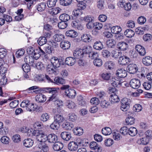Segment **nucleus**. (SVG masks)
<instances>
[{
  "label": "nucleus",
  "instance_id": "7c9ffc66",
  "mask_svg": "<svg viewBox=\"0 0 152 152\" xmlns=\"http://www.w3.org/2000/svg\"><path fill=\"white\" fill-rule=\"evenodd\" d=\"M82 40L84 42H88L92 39V37L89 34H84L81 37Z\"/></svg>",
  "mask_w": 152,
  "mask_h": 152
},
{
  "label": "nucleus",
  "instance_id": "6e6d98bb",
  "mask_svg": "<svg viewBox=\"0 0 152 152\" xmlns=\"http://www.w3.org/2000/svg\"><path fill=\"white\" fill-rule=\"evenodd\" d=\"M30 65L26 64H23L22 66V69L25 72L28 73L30 71Z\"/></svg>",
  "mask_w": 152,
  "mask_h": 152
},
{
  "label": "nucleus",
  "instance_id": "c85d7f7f",
  "mask_svg": "<svg viewBox=\"0 0 152 152\" xmlns=\"http://www.w3.org/2000/svg\"><path fill=\"white\" fill-rule=\"evenodd\" d=\"M53 37L54 40L58 42H61L64 38V35L61 33L56 34L54 35Z\"/></svg>",
  "mask_w": 152,
  "mask_h": 152
},
{
  "label": "nucleus",
  "instance_id": "5701e85b",
  "mask_svg": "<svg viewBox=\"0 0 152 152\" xmlns=\"http://www.w3.org/2000/svg\"><path fill=\"white\" fill-rule=\"evenodd\" d=\"M76 59L73 57H68L66 58L65 60V64L69 66H72L74 64Z\"/></svg>",
  "mask_w": 152,
  "mask_h": 152
},
{
  "label": "nucleus",
  "instance_id": "052dcab7",
  "mask_svg": "<svg viewBox=\"0 0 152 152\" xmlns=\"http://www.w3.org/2000/svg\"><path fill=\"white\" fill-rule=\"evenodd\" d=\"M66 106L69 109H73L76 107L75 103L72 101H69L67 102Z\"/></svg>",
  "mask_w": 152,
  "mask_h": 152
},
{
  "label": "nucleus",
  "instance_id": "9b49d317",
  "mask_svg": "<svg viewBox=\"0 0 152 152\" xmlns=\"http://www.w3.org/2000/svg\"><path fill=\"white\" fill-rule=\"evenodd\" d=\"M131 60L128 57L123 56L120 57L118 60L119 64L122 65H125L129 63Z\"/></svg>",
  "mask_w": 152,
  "mask_h": 152
},
{
  "label": "nucleus",
  "instance_id": "8fccbe9b",
  "mask_svg": "<svg viewBox=\"0 0 152 152\" xmlns=\"http://www.w3.org/2000/svg\"><path fill=\"white\" fill-rule=\"evenodd\" d=\"M106 44L108 48H113L114 47V39H109L107 41Z\"/></svg>",
  "mask_w": 152,
  "mask_h": 152
},
{
  "label": "nucleus",
  "instance_id": "58836bf2",
  "mask_svg": "<svg viewBox=\"0 0 152 152\" xmlns=\"http://www.w3.org/2000/svg\"><path fill=\"white\" fill-rule=\"evenodd\" d=\"M77 99V103L79 105L82 106H84L86 105V102L82 96H78Z\"/></svg>",
  "mask_w": 152,
  "mask_h": 152
},
{
  "label": "nucleus",
  "instance_id": "3c124183",
  "mask_svg": "<svg viewBox=\"0 0 152 152\" xmlns=\"http://www.w3.org/2000/svg\"><path fill=\"white\" fill-rule=\"evenodd\" d=\"M93 63L95 66L99 67L102 65V60L100 58H98L94 60Z\"/></svg>",
  "mask_w": 152,
  "mask_h": 152
},
{
  "label": "nucleus",
  "instance_id": "de8ad7c7",
  "mask_svg": "<svg viewBox=\"0 0 152 152\" xmlns=\"http://www.w3.org/2000/svg\"><path fill=\"white\" fill-rule=\"evenodd\" d=\"M129 129L126 126H124L120 129V132L122 134L125 135L128 134Z\"/></svg>",
  "mask_w": 152,
  "mask_h": 152
},
{
  "label": "nucleus",
  "instance_id": "a19ab883",
  "mask_svg": "<svg viewBox=\"0 0 152 152\" xmlns=\"http://www.w3.org/2000/svg\"><path fill=\"white\" fill-rule=\"evenodd\" d=\"M135 121L134 118L132 116H129L127 117L126 120L125 122L127 125H131L133 124Z\"/></svg>",
  "mask_w": 152,
  "mask_h": 152
},
{
  "label": "nucleus",
  "instance_id": "ddd939ff",
  "mask_svg": "<svg viewBox=\"0 0 152 152\" xmlns=\"http://www.w3.org/2000/svg\"><path fill=\"white\" fill-rule=\"evenodd\" d=\"M135 49L137 51L141 56H144L146 54V50L145 48L140 45H137L135 46Z\"/></svg>",
  "mask_w": 152,
  "mask_h": 152
},
{
  "label": "nucleus",
  "instance_id": "f257e3e1",
  "mask_svg": "<svg viewBox=\"0 0 152 152\" xmlns=\"http://www.w3.org/2000/svg\"><path fill=\"white\" fill-rule=\"evenodd\" d=\"M43 90L46 92L52 94V96L50 98L49 101H53L55 102L57 106L60 107L63 105V102L61 101L57 100L58 98V91L59 88H57L47 87L44 88Z\"/></svg>",
  "mask_w": 152,
  "mask_h": 152
},
{
  "label": "nucleus",
  "instance_id": "7ed1b4c3",
  "mask_svg": "<svg viewBox=\"0 0 152 152\" xmlns=\"http://www.w3.org/2000/svg\"><path fill=\"white\" fill-rule=\"evenodd\" d=\"M69 86L68 85H64L60 87V89L62 90H65V94L67 97L73 98L76 95L75 91L74 89H69Z\"/></svg>",
  "mask_w": 152,
  "mask_h": 152
},
{
  "label": "nucleus",
  "instance_id": "1a4fd4ad",
  "mask_svg": "<svg viewBox=\"0 0 152 152\" xmlns=\"http://www.w3.org/2000/svg\"><path fill=\"white\" fill-rule=\"evenodd\" d=\"M26 63L29 64L31 66L35 67L36 65L34 58L32 56L30 55H27L25 57L24 59Z\"/></svg>",
  "mask_w": 152,
  "mask_h": 152
},
{
  "label": "nucleus",
  "instance_id": "680f3d73",
  "mask_svg": "<svg viewBox=\"0 0 152 152\" xmlns=\"http://www.w3.org/2000/svg\"><path fill=\"white\" fill-rule=\"evenodd\" d=\"M133 109L135 112H140L142 109V106L139 104H135L134 106Z\"/></svg>",
  "mask_w": 152,
  "mask_h": 152
},
{
  "label": "nucleus",
  "instance_id": "79ce46f5",
  "mask_svg": "<svg viewBox=\"0 0 152 152\" xmlns=\"http://www.w3.org/2000/svg\"><path fill=\"white\" fill-rule=\"evenodd\" d=\"M47 42V39L45 38V37H40L37 41L38 43L40 46H42L45 44Z\"/></svg>",
  "mask_w": 152,
  "mask_h": 152
},
{
  "label": "nucleus",
  "instance_id": "09e8293b",
  "mask_svg": "<svg viewBox=\"0 0 152 152\" xmlns=\"http://www.w3.org/2000/svg\"><path fill=\"white\" fill-rule=\"evenodd\" d=\"M46 7V4L44 2H42L39 4L37 9L39 11L42 12L44 10Z\"/></svg>",
  "mask_w": 152,
  "mask_h": 152
},
{
  "label": "nucleus",
  "instance_id": "aec40b11",
  "mask_svg": "<svg viewBox=\"0 0 152 152\" xmlns=\"http://www.w3.org/2000/svg\"><path fill=\"white\" fill-rule=\"evenodd\" d=\"M142 61L145 65L149 66L152 63V58L149 56H146L142 58Z\"/></svg>",
  "mask_w": 152,
  "mask_h": 152
},
{
  "label": "nucleus",
  "instance_id": "0e129e2a",
  "mask_svg": "<svg viewBox=\"0 0 152 152\" xmlns=\"http://www.w3.org/2000/svg\"><path fill=\"white\" fill-rule=\"evenodd\" d=\"M69 120L72 121H74L77 118L76 115L74 113H69L68 115Z\"/></svg>",
  "mask_w": 152,
  "mask_h": 152
},
{
  "label": "nucleus",
  "instance_id": "a18cd8bd",
  "mask_svg": "<svg viewBox=\"0 0 152 152\" xmlns=\"http://www.w3.org/2000/svg\"><path fill=\"white\" fill-rule=\"evenodd\" d=\"M137 133V130L134 127H131L129 129L128 134L132 136L136 135Z\"/></svg>",
  "mask_w": 152,
  "mask_h": 152
},
{
  "label": "nucleus",
  "instance_id": "a211bd4d",
  "mask_svg": "<svg viewBox=\"0 0 152 152\" xmlns=\"http://www.w3.org/2000/svg\"><path fill=\"white\" fill-rule=\"evenodd\" d=\"M38 146L40 149H41V152H47L49 151V147L45 142L39 143Z\"/></svg>",
  "mask_w": 152,
  "mask_h": 152
},
{
  "label": "nucleus",
  "instance_id": "bb28decb",
  "mask_svg": "<svg viewBox=\"0 0 152 152\" xmlns=\"http://www.w3.org/2000/svg\"><path fill=\"white\" fill-rule=\"evenodd\" d=\"M128 47V44L124 42H119L117 45V47L121 50H125L127 49Z\"/></svg>",
  "mask_w": 152,
  "mask_h": 152
},
{
  "label": "nucleus",
  "instance_id": "13d9d810",
  "mask_svg": "<svg viewBox=\"0 0 152 152\" xmlns=\"http://www.w3.org/2000/svg\"><path fill=\"white\" fill-rule=\"evenodd\" d=\"M10 139L7 136L2 137L1 139V142L3 144H7L9 143Z\"/></svg>",
  "mask_w": 152,
  "mask_h": 152
},
{
  "label": "nucleus",
  "instance_id": "dca6fc26",
  "mask_svg": "<svg viewBox=\"0 0 152 152\" xmlns=\"http://www.w3.org/2000/svg\"><path fill=\"white\" fill-rule=\"evenodd\" d=\"M56 135L54 134H51L47 135V141L50 143H55L57 140Z\"/></svg>",
  "mask_w": 152,
  "mask_h": 152
},
{
  "label": "nucleus",
  "instance_id": "4c0bfd02",
  "mask_svg": "<svg viewBox=\"0 0 152 152\" xmlns=\"http://www.w3.org/2000/svg\"><path fill=\"white\" fill-rule=\"evenodd\" d=\"M73 131L75 134L78 136L81 135L83 133V129L80 127L75 128L73 129Z\"/></svg>",
  "mask_w": 152,
  "mask_h": 152
},
{
  "label": "nucleus",
  "instance_id": "774afa93",
  "mask_svg": "<svg viewBox=\"0 0 152 152\" xmlns=\"http://www.w3.org/2000/svg\"><path fill=\"white\" fill-rule=\"evenodd\" d=\"M30 105V102L28 100H25L23 101L21 103L20 106L22 107H27Z\"/></svg>",
  "mask_w": 152,
  "mask_h": 152
},
{
  "label": "nucleus",
  "instance_id": "cd10ccee",
  "mask_svg": "<svg viewBox=\"0 0 152 152\" xmlns=\"http://www.w3.org/2000/svg\"><path fill=\"white\" fill-rule=\"evenodd\" d=\"M59 19L61 21H63L68 23V21L70 20V17L69 15L64 13L59 16Z\"/></svg>",
  "mask_w": 152,
  "mask_h": 152
},
{
  "label": "nucleus",
  "instance_id": "338daca9",
  "mask_svg": "<svg viewBox=\"0 0 152 152\" xmlns=\"http://www.w3.org/2000/svg\"><path fill=\"white\" fill-rule=\"evenodd\" d=\"M113 143V140L110 138H108L104 142V144L107 146H111Z\"/></svg>",
  "mask_w": 152,
  "mask_h": 152
},
{
  "label": "nucleus",
  "instance_id": "412c9836",
  "mask_svg": "<svg viewBox=\"0 0 152 152\" xmlns=\"http://www.w3.org/2000/svg\"><path fill=\"white\" fill-rule=\"evenodd\" d=\"M55 122L56 124L60 125V124L64 121V118L62 115L60 114L56 115L54 117Z\"/></svg>",
  "mask_w": 152,
  "mask_h": 152
},
{
  "label": "nucleus",
  "instance_id": "4d7b16f0",
  "mask_svg": "<svg viewBox=\"0 0 152 152\" xmlns=\"http://www.w3.org/2000/svg\"><path fill=\"white\" fill-rule=\"evenodd\" d=\"M90 102L92 104L94 105H96L99 104L100 100L98 98L94 97L91 99Z\"/></svg>",
  "mask_w": 152,
  "mask_h": 152
},
{
  "label": "nucleus",
  "instance_id": "603ef678",
  "mask_svg": "<svg viewBox=\"0 0 152 152\" xmlns=\"http://www.w3.org/2000/svg\"><path fill=\"white\" fill-rule=\"evenodd\" d=\"M72 0H60V4L64 6H68L71 4Z\"/></svg>",
  "mask_w": 152,
  "mask_h": 152
},
{
  "label": "nucleus",
  "instance_id": "473e14b6",
  "mask_svg": "<svg viewBox=\"0 0 152 152\" xmlns=\"http://www.w3.org/2000/svg\"><path fill=\"white\" fill-rule=\"evenodd\" d=\"M93 47L96 50H100L103 48V45L100 41H96L94 44Z\"/></svg>",
  "mask_w": 152,
  "mask_h": 152
},
{
  "label": "nucleus",
  "instance_id": "f03ea898",
  "mask_svg": "<svg viewBox=\"0 0 152 152\" xmlns=\"http://www.w3.org/2000/svg\"><path fill=\"white\" fill-rule=\"evenodd\" d=\"M127 75L126 71L124 69H118L116 72V76L115 77V85L117 88H119L122 86L121 78L125 77Z\"/></svg>",
  "mask_w": 152,
  "mask_h": 152
},
{
  "label": "nucleus",
  "instance_id": "0eeeda50",
  "mask_svg": "<svg viewBox=\"0 0 152 152\" xmlns=\"http://www.w3.org/2000/svg\"><path fill=\"white\" fill-rule=\"evenodd\" d=\"M36 136V139L39 143L43 142H45L47 141V135L42 131H38Z\"/></svg>",
  "mask_w": 152,
  "mask_h": 152
},
{
  "label": "nucleus",
  "instance_id": "69168bd1",
  "mask_svg": "<svg viewBox=\"0 0 152 152\" xmlns=\"http://www.w3.org/2000/svg\"><path fill=\"white\" fill-rule=\"evenodd\" d=\"M35 64L36 65L35 67L39 70H42L45 68L42 62H38L37 63L35 62Z\"/></svg>",
  "mask_w": 152,
  "mask_h": 152
},
{
  "label": "nucleus",
  "instance_id": "9d476101",
  "mask_svg": "<svg viewBox=\"0 0 152 152\" xmlns=\"http://www.w3.org/2000/svg\"><path fill=\"white\" fill-rule=\"evenodd\" d=\"M138 69L137 66L133 64L128 65L127 67L128 72L130 74H134L136 72Z\"/></svg>",
  "mask_w": 152,
  "mask_h": 152
},
{
  "label": "nucleus",
  "instance_id": "c03bdc74",
  "mask_svg": "<svg viewBox=\"0 0 152 152\" xmlns=\"http://www.w3.org/2000/svg\"><path fill=\"white\" fill-rule=\"evenodd\" d=\"M65 80L63 78L56 77L54 79V82L53 83L57 84H63L65 83Z\"/></svg>",
  "mask_w": 152,
  "mask_h": 152
},
{
  "label": "nucleus",
  "instance_id": "37998d69",
  "mask_svg": "<svg viewBox=\"0 0 152 152\" xmlns=\"http://www.w3.org/2000/svg\"><path fill=\"white\" fill-rule=\"evenodd\" d=\"M68 26V23L61 21L58 23L57 26L58 28L61 29H64L66 28Z\"/></svg>",
  "mask_w": 152,
  "mask_h": 152
},
{
  "label": "nucleus",
  "instance_id": "6e6552de",
  "mask_svg": "<svg viewBox=\"0 0 152 152\" xmlns=\"http://www.w3.org/2000/svg\"><path fill=\"white\" fill-rule=\"evenodd\" d=\"M81 143V142H78L77 141L70 142L68 145V148L70 151H75L77 149L78 145H80Z\"/></svg>",
  "mask_w": 152,
  "mask_h": 152
},
{
  "label": "nucleus",
  "instance_id": "c9c22d12",
  "mask_svg": "<svg viewBox=\"0 0 152 152\" xmlns=\"http://www.w3.org/2000/svg\"><path fill=\"white\" fill-rule=\"evenodd\" d=\"M47 71L50 74L56 72V68L54 67V66L52 64H49L47 67Z\"/></svg>",
  "mask_w": 152,
  "mask_h": 152
},
{
  "label": "nucleus",
  "instance_id": "f3484780",
  "mask_svg": "<svg viewBox=\"0 0 152 152\" xmlns=\"http://www.w3.org/2000/svg\"><path fill=\"white\" fill-rule=\"evenodd\" d=\"M64 145L62 143L59 142H56L53 144V148L55 151H59L62 149Z\"/></svg>",
  "mask_w": 152,
  "mask_h": 152
},
{
  "label": "nucleus",
  "instance_id": "20e7f679",
  "mask_svg": "<svg viewBox=\"0 0 152 152\" xmlns=\"http://www.w3.org/2000/svg\"><path fill=\"white\" fill-rule=\"evenodd\" d=\"M132 101L129 98H124L121 101V109L123 111H126L129 109Z\"/></svg>",
  "mask_w": 152,
  "mask_h": 152
},
{
  "label": "nucleus",
  "instance_id": "4be33fe9",
  "mask_svg": "<svg viewBox=\"0 0 152 152\" xmlns=\"http://www.w3.org/2000/svg\"><path fill=\"white\" fill-rule=\"evenodd\" d=\"M73 54L74 56V58L76 59L80 58L83 57L81 49H76L74 50L73 53Z\"/></svg>",
  "mask_w": 152,
  "mask_h": 152
},
{
  "label": "nucleus",
  "instance_id": "b1692460",
  "mask_svg": "<svg viewBox=\"0 0 152 152\" xmlns=\"http://www.w3.org/2000/svg\"><path fill=\"white\" fill-rule=\"evenodd\" d=\"M104 66L106 69L112 70L114 69V63L111 61H108L105 63Z\"/></svg>",
  "mask_w": 152,
  "mask_h": 152
},
{
  "label": "nucleus",
  "instance_id": "e433bc0d",
  "mask_svg": "<svg viewBox=\"0 0 152 152\" xmlns=\"http://www.w3.org/2000/svg\"><path fill=\"white\" fill-rule=\"evenodd\" d=\"M124 34L127 37L131 38L134 36V32L131 29H127L124 31Z\"/></svg>",
  "mask_w": 152,
  "mask_h": 152
},
{
  "label": "nucleus",
  "instance_id": "49530a36",
  "mask_svg": "<svg viewBox=\"0 0 152 152\" xmlns=\"http://www.w3.org/2000/svg\"><path fill=\"white\" fill-rule=\"evenodd\" d=\"M50 118L49 114L47 113H43L41 115L40 120L43 122L47 121Z\"/></svg>",
  "mask_w": 152,
  "mask_h": 152
},
{
  "label": "nucleus",
  "instance_id": "5fc2aeb1",
  "mask_svg": "<svg viewBox=\"0 0 152 152\" xmlns=\"http://www.w3.org/2000/svg\"><path fill=\"white\" fill-rule=\"evenodd\" d=\"M88 56L92 59H96L98 58L99 54L97 52L91 51Z\"/></svg>",
  "mask_w": 152,
  "mask_h": 152
},
{
  "label": "nucleus",
  "instance_id": "4468645a",
  "mask_svg": "<svg viewBox=\"0 0 152 152\" xmlns=\"http://www.w3.org/2000/svg\"><path fill=\"white\" fill-rule=\"evenodd\" d=\"M61 137L64 140L68 141L70 140L72 136L70 133L65 131L61 133Z\"/></svg>",
  "mask_w": 152,
  "mask_h": 152
},
{
  "label": "nucleus",
  "instance_id": "a878e982",
  "mask_svg": "<svg viewBox=\"0 0 152 152\" xmlns=\"http://www.w3.org/2000/svg\"><path fill=\"white\" fill-rule=\"evenodd\" d=\"M23 145L27 148L31 147L33 144V140L30 139H27L24 140L23 141Z\"/></svg>",
  "mask_w": 152,
  "mask_h": 152
},
{
  "label": "nucleus",
  "instance_id": "bf43d9fd",
  "mask_svg": "<svg viewBox=\"0 0 152 152\" xmlns=\"http://www.w3.org/2000/svg\"><path fill=\"white\" fill-rule=\"evenodd\" d=\"M137 22L140 24L142 25L145 23L146 21V18L143 16H140L137 19Z\"/></svg>",
  "mask_w": 152,
  "mask_h": 152
},
{
  "label": "nucleus",
  "instance_id": "2f4dec72",
  "mask_svg": "<svg viewBox=\"0 0 152 152\" xmlns=\"http://www.w3.org/2000/svg\"><path fill=\"white\" fill-rule=\"evenodd\" d=\"M149 140L148 138L144 137L138 140L137 142L140 145H146L148 143Z\"/></svg>",
  "mask_w": 152,
  "mask_h": 152
},
{
  "label": "nucleus",
  "instance_id": "c756f323",
  "mask_svg": "<svg viewBox=\"0 0 152 152\" xmlns=\"http://www.w3.org/2000/svg\"><path fill=\"white\" fill-rule=\"evenodd\" d=\"M66 35L67 37L74 38L77 36V33L74 30H71L67 31L66 33Z\"/></svg>",
  "mask_w": 152,
  "mask_h": 152
},
{
  "label": "nucleus",
  "instance_id": "ea45409f",
  "mask_svg": "<svg viewBox=\"0 0 152 152\" xmlns=\"http://www.w3.org/2000/svg\"><path fill=\"white\" fill-rule=\"evenodd\" d=\"M102 132V134L105 135H110L112 132L111 129L108 127H105L103 128Z\"/></svg>",
  "mask_w": 152,
  "mask_h": 152
},
{
  "label": "nucleus",
  "instance_id": "72a5a7b5",
  "mask_svg": "<svg viewBox=\"0 0 152 152\" xmlns=\"http://www.w3.org/2000/svg\"><path fill=\"white\" fill-rule=\"evenodd\" d=\"M62 126L63 128L66 129L68 130H71L74 127L73 124L69 122L64 123Z\"/></svg>",
  "mask_w": 152,
  "mask_h": 152
},
{
  "label": "nucleus",
  "instance_id": "39448f33",
  "mask_svg": "<svg viewBox=\"0 0 152 152\" xmlns=\"http://www.w3.org/2000/svg\"><path fill=\"white\" fill-rule=\"evenodd\" d=\"M121 30V28L120 26H115V41L120 40L123 39V34L120 33Z\"/></svg>",
  "mask_w": 152,
  "mask_h": 152
},
{
  "label": "nucleus",
  "instance_id": "6ab92c4d",
  "mask_svg": "<svg viewBox=\"0 0 152 152\" xmlns=\"http://www.w3.org/2000/svg\"><path fill=\"white\" fill-rule=\"evenodd\" d=\"M92 48L88 46H84L82 50H81L83 56H86V55H88V56L90 55L91 52Z\"/></svg>",
  "mask_w": 152,
  "mask_h": 152
},
{
  "label": "nucleus",
  "instance_id": "e2e57ef3",
  "mask_svg": "<svg viewBox=\"0 0 152 152\" xmlns=\"http://www.w3.org/2000/svg\"><path fill=\"white\" fill-rule=\"evenodd\" d=\"M25 53V50L23 49H21L18 50L16 53V55L17 58H20L23 56Z\"/></svg>",
  "mask_w": 152,
  "mask_h": 152
},
{
  "label": "nucleus",
  "instance_id": "423d86ee",
  "mask_svg": "<svg viewBox=\"0 0 152 152\" xmlns=\"http://www.w3.org/2000/svg\"><path fill=\"white\" fill-rule=\"evenodd\" d=\"M51 64L55 68L59 67L61 65H63V63L61 59L58 58L56 57H53L51 59Z\"/></svg>",
  "mask_w": 152,
  "mask_h": 152
},
{
  "label": "nucleus",
  "instance_id": "393cba45",
  "mask_svg": "<svg viewBox=\"0 0 152 152\" xmlns=\"http://www.w3.org/2000/svg\"><path fill=\"white\" fill-rule=\"evenodd\" d=\"M70 43L67 41L61 42L60 44L61 47L64 50L68 49L70 47Z\"/></svg>",
  "mask_w": 152,
  "mask_h": 152
},
{
  "label": "nucleus",
  "instance_id": "2eb2a0df",
  "mask_svg": "<svg viewBox=\"0 0 152 152\" xmlns=\"http://www.w3.org/2000/svg\"><path fill=\"white\" fill-rule=\"evenodd\" d=\"M35 99L38 102L43 103L46 100V97L42 94H39L36 96Z\"/></svg>",
  "mask_w": 152,
  "mask_h": 152
},
{
  "label": "nucleus",
  "instance_id": "f704fd0d",
  "mask_svg": "<svg viewBox=\"0 0 152 152\" xmlns=\"http://www.w3.org/2000/svg\"><path fill=\"white\" fill-rule=\"evenodd\" d=\"M90 147L92 150H97V151H99L100 149V147L98 144L95 142H92L90 144Z\"/></svg>",
  "mask_w": 152,
  "mask_h": 152
},
{
  "label": "nucleus",
  "instance_id": "f8f14e48",
  "mask_svg": "<svg viewBox=\"0 0 152 152\" xmlns=\"http://www.w3.org/2000/svg\"><path fill=\"white\" fill-rule=\"evenodd\" d=\"M129 84L130 86L132 88L134 89H137L140 85V82L138 79H133L130 80Z\"/></svg>",
  "mask_w": 152,
  "mask_h": 152
},
{
  "label": "nucleus",
  "instance_id": "864d4df0",
  "mask_svg": "<svg viewBox=\"0 0 152 152\" xmlns=\"http://www.w3.org/2000/svg\"><path fill=\"white\" fill-rule=\"evenodd\" d=\"M57 0H48L47 2V5L49 8L55 6L56 5Z\"/></svg>",
  "mask_w": 152,
  "mask_h": 152
}]
</instances>
